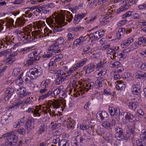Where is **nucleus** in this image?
I'll list each match as a JSON object with an SVG mask.
<instances>
[{
  "label": "nucleus",
  "instance_id": "obj_1",
  "mask_svg": "<svg viewBox=\"0 0 146 146\" xmlns=\"http://www.w3.org/2000/svg\"><path fill=\"white\" fill-rule=\"evenodd\" d=\"M38 33L36 31L33 33L30 32L24 33L21 30L16 29L13 31V33L18 37V40L24 44H27L35 42L38 41L41 37V35L38 34Z\"/></svg>",
  "mask_w": 146,
  "mask_h": 146
},
{
  "label": "nucleus",
  "instance_id": "obj_2",
  "mask_svg": "<svg viewBox=\"0 0 146 146\" xmlns=\"http://www.w3.org/2000/svg\"><path fill=\"white\" fill-rule=\"evenodd\" d=\"M121 115H123V121L125 123H131L132 125L128 127L127 131L126 136L130 139L133 140L137 136V133L135 131L136 128L133 123L136 119L135 115L131 113L126 111L121 112Z\"/></svg>",
  "mask_w": 146,
  "mask_h": 146
},
{
  "label": "nucleus",
  "instance_id": "obj_3",
  "mask_svg": "<svg viewBox=\"0 0 146 146\" xmlns=\"http://www.w3.org/2000/svg\"><path fill=\"white\" fill-rule=\"evenodd\" d=\"M43 70L39 66H35L34 67L29 69L25 77L23 78L25 84L31 86L33 84V80L41 75Z\"/></svg>",
  "mask_w": 146,
  "mask_h": 146
},
{
  "label": "nucleus",
  "instance_id": "obj_4",
  "mask_svg": "<svg viewBox=\"0 0 146 146\" xmlns=\"http://www.w3.org/2000/svg\"><path fill=\"white\" fill-rule=\"evenodd\" d=\"M105 80V79L104 77H99L97 78L95 83L92 82H86L85 84L84 90L80 89L79 90L77 91L76 94V96L78 97L80 96L82 97H84L85 91L88 92L90 90L92 89L94 86L97 89L100 88L103 85Z\"/></svg>",
  "mask_w": 146,
  "mask_h": 146
},
{
  "label": "nucleus",
  "instance_id": "obj_5",
  "mask_svg": "<svg viewBox=\"0 0 146 146\" xmlns=\"http://www.w3.org/2000/svg\"><path fill=\"white\" fill-rule=\"evenodd\" d=\"M52 106L53 107L52 110L50 108L45 107H43L42 111H39L41 110V108L39 109H35V110L33 112V115L34 117H39L40 115L43 113L44 115L47 114L48 113L49 114L51 117H52L54 116H55L56 114L55 112L56 109L60 108L61 106L60 102L58 101H55L52 103Z\"/></svg>",
  "mask_w": 146,
  "mask_h": 146
},
{
  "label": "nucleus",
  "instance_id": "obj_6",
  "mask_svg": "<svg viewBox=\"0 0 146 146\" xmlns=\"http://www.w3.org/2000/svg\"><path fill=\"white\" fill-rule=\"evenodd\" d=\"M115 120L111 118L108 120L103 121L101 124L98 127L97 134L98 135L102 136L108 130H111L112 129L116 124Z\"/></svg>",
  "mask_w": 146,
  "mask_h": 146
},
{
  "label": "nucleus",
  "instance_id": "obj_7",
  "mask_svg": "<svg viewBox=\"0 0 146 146\" xmlns=\"http://www.w3.org/2000/svg\"><path fill=\"white\" fill-rule=\"evenodd\" d=\"M62 70H57L56 73V83L60 84L68 79V77L72 74L71 67L68 69V66H64L62 68Z\"/></svg>",
  "mask_w": 146,
  "mask_h": 146
},
{
  "label": "nucleus",
  "instance_id": "obj_8",
  "mask_svg": "<svg viewBox=\"0 0 146 146\" xmlns=\"http://www.w3.org/2000/svg\"><path fill=\"white\" fill-rule=\"evenodd\" d=\"M56 13H54L52 16L46 19V21L50 27H53L52 30L54 33H56L61 31L64 30L62 27V26L58 24L60 17H58Z\"/></svg>",
  "mask_w": 146,
  "mask_h": 146
},
{
  "label": "nucleus",
  "instance_id": "obj_9",
  "mask_svg": "<svg viewBox=\"0 0 146 146\" xmlns=\"http://www.w3.org/2000/svg\"><path fill=\"white\" fill-rule=\"evenodd\" d=\"M15 131H12L3 134L1 138L6 137L5 141V146H14L17 143L18 137L15 133Z\"/></svg>",
  "mask_w": 146,
  "mask_h": 146
},
{
  "label": "nucleus",
  "instance_id": "obj_10",
  "mask_svg": "<svg viewBox=\"0 0 146 146\" xmlns=\"http://www.w3.org/2000/svg\"><path fill=\"white\" fill-rule=\"evenodd\" d=\"M33 10V8H30L29 10L26 11L25 12V14H23V18H18L15 22V28H16L24 26L25 24L26 21H28V19H25V17L26 18L27 17L28 18H31L33 15L31 12Z\"/></svg>",
  "mask_w": 146,
  "mask_h": 146
},
{
  "label": "nucleus",
  "instance_id": "obj_11",
  "mask_svg": "<svg viewBox=\"0 0 146 146\" xmlns=\"http://www.w3.org/2000/svg\"><path fill=\"white\" fill-rule=\"evenodd\" d=\"M60 18L58 23L63 27L67 24V23L65 22V20L69 23L71 21L73 18V16L70 11H65Z\"/></svg>",
  "mask_w": 146,
  "mask_h": 146
},
{
  "label": "nucleus",
  "instance_id": "obj_12",
  "mask_svg": "<svg viewBox=\"0 0 146 146\" xmlns=\"http://www.w3.org/2000/svg\"><path fill=\"white\" fill-rule=\"evenodd\" d=\"M63 85L60 86L58 88L52 92L53 97L58 96L60 98L64 99L67 97V94L66 90L64 89Z\"/></svg>",
  "mask_w": 146,
  "mask_h": 146
},
{
  "label": "nucleus",
  "instance_id": "obj_13",
  "mask_svg": "<svg viewBox=\"0 0 146 146\" xmlns=\"http://www.w3.org/2000/svg\"><path fill=\"white\" fill-rule=\"evenodd\" d=\"M105 31L103 29H100L90 34L91 36L88 35L90 42H92L93 41L102 38L104 35Z\"/></svg>",
  "mask_w": 146,
  "mask_h": 146
},
{
  "label": "nucleus",
  "instance_id": "obj_14",
  "mask_svg": "<svg viewBox=\"0 0 146 146\" xmlns=\"http://www.w3.org/2000/svg\"><path fill=\"white\" fill-rule=\"evenodd\" d=\"M131 90L133 94L137 96V97H139L140 99H141L142 91L141 85L139 82H137L133 84L131 87Z\"/></svg>",
  "mask_w": 146,
  "mask_h": 146
},
{
  "label": "nucleus",
  "instance_id": "obj_15",
  "mask_svg": "<svg viewBox=\"0 0 146 146\" xmlns=\"http://www.w3.org/2000/svg\"><path fill=\"white\" fill-rule=\"evenodd\" d=\"M139 97L137 98L136 96H134L131 99V101L129 102L128 106L129 109L135 111L138 106L139 103L141 101Z\"/></svg>",
  "mask_w": 146,
  "mask_h": 146
},
{
  "label": "nucleus",
  "instance_id": "obj_16",
  "mask_svg": "<svg viewBox=\"0 0 146 146\" xmlns=\"http://www.w3.org/2000/svg\"><path fill=\"white\" fill-rule=\"evenodd\" d=\"M35 25L37 29L38 30L34 31L31 33H33L36 31H37L38 33V34L41 35V37L38 40H41L43 38V35L42 34L43 33L41 31H42V29H43L45 25V23L44 21H38L35 22Z\"/></svg>",
  "mask_w": 146,
  "mask_h": 146
},
{
  "label": "nucleus",
  "instance_id": "obj_17",
  "mask_svg": "<svg viewBox=\"0 0 146 146\" xmlns=\"http://www.w3.org/2000/svg\"><path fill=\"white\" fill-rule=\"evenodd\" d=\"M133 2V0H125L123 1L122 6L117 9L116 12V14H119L121 12L126 11L129 8V5H130Z\"/></svg>",
  "mask_w": 146,
  "mask_h": 146
},
{
  "label": "nucleus",
  "instance_id": "obj_18",
  "mask_svg": "<svg viewBox=\"0 0 146 146\" xmlns=\"http://www.w3.org/2000/svg\"><path fill=\"white\" fill-rule=\"evenodd\" d=\"M76 141L74 143L76 146H81L80 143L84 144H87L89 141L88 139L85 135L78 136L75 139Z\"/></svg>",
  "mask_w": 146,
  "mask_h": 146
},
{
  "label": "nucleus",
  "instance_id": "obj_19",
  "mask_svg": "<svg viewBox=\"0 0 146 146\" xmlns=\"http://www.w3.org/2000/svg\"><path fill=\"white\" fill-rule=\"evenodd\" d=\"M64 39L62 37H60L56 39L54 42L53 43L51 46L54 47V49L56 52L59 53L60 52V50L59 49V45L62 44L64 42Z\"/></svg>",
  "mask_w": 146,
  "mask_h": 146
},
{
  "label": "nucleus",
  "instance_id": "obj_20",
  "mask_svg": "<svg viewBox=\"0 0 146 146\" xmlns=\"http://www.w3.org/2000/svg\"><path fill=\"white\" fill-rule=\"evenodd\" d=\"M58 120L60 121L66 123L67 127L69 129L72 130L74 127L75 125L74 121L73 120L72 121L70 118H68L64 120L63 117H61L60 118H58V119L57 120L58 121Z\"/></svg>",
  "mask_w": 146,
  "mask_h": 146
},
{
  "label": "nucleus",
  "instance_id": "obj_21",
  "mask_svg": "<svg viewBox=\"0 0 146 146\" xmlns=\"http://www.w3.org/2000/svg\"><path fill=\"white\" fill-rule=\"evenodd\" d=\"M72 77L70 79L69 87L67 89V91H70L69 93V94L72 91V90L71 89V87H75L77 85V83H78L77 80V78H78L77 74H73V75L72 74Z\"/></svg>",
  "mask_w": 146,
  "mask_h": 146
},
{
  "label": "nucleus",
  "instance_id": "obj_22",
  "mask_svg": "<svg viewBox=\"0 0 146 146\" xmlns=\"http://www.w3.org/2000/svg\"><path fill=\"white\" fill-rule=\"evenodd\" d=\"M96 117L99 121H101L104 119H108L109 117V115L106 111H101L97 113Z\"/></svg>",
  "mask_w": 146,
  "mask_h": 146
},
{
  "label": "nucleus",
  "instance_id": "obj_23",
  "mask_svg": "<svg viewBox=\"0 0 146 146\" xmlns=\"http://www.w3.org/2000/svg\"><path fill=\"white\" fill-rule=\"evenodd\" d=\"M108 110L110 115L112 117L115 115L117 117H119L120 111L118 108L110 107Z\"/></svg>",
  "mask_w": 146,
  "mask_h": 146
},
{
  "label": "nucleus",
  "instance_id": "obj_24",
  "mask_svg": "<svg viewBox=\"0 0 146 146\" xmlns=\"http://www.w3.org/2000/svg\"><path fill=\"white\" fill-rule=\"evenodd\" d=\"M17 93L18 97L20 98H23L28 95V92H27L25 87H21L17 90Z\"/></svg>",
  "mask_w": 146,
  "mask_h": 146
},
{
  "label": "nucleus",
  "instance_id": "obj_25",
  "mask_svg": "<svg viewBox=\"0 0 146 146\" xmlns=\"http://www.w3.org/2000/svg\"><path fill=\"white\" fill-rule=\"evenodd\" d=\"M115 131L116 132L115 135L117 140L120 141L122 139H125V136L123 135L122 129L121 128L117 127L115 128Z\"/></svg>",
  "mask_w": 146,
  "mask_h": 146
},
{
  "label": "nucleus",
  "instance_id": "obj_26",
  "mask_svg": "<svg viewBox=\"0 0 146 146\" xmlns=\"http://www.w3.org/2000/svg\"><path fill=\"white\" fill-rule=\"evenodd\" d=\"M41 52L40 50L35 49L29 54V58L38 60L40 58V56H39V55Z\"/></svg>",
  "mask_w": 146,
  "mask_h": 146
},
{
  "label": "nucleus",
  "instance_id": "obj_27",
  "mask_svg": "<svg viewBox=\"0 0 146 146\" xmlns=\"http://www.w3.org/2000/svg\"><path fill=\"white\" fill-rule=\"evenodd\" d=\"M51 80L50 77H48L45 78L41 83V86L43 88H48L51 85Z\"/></svg>",
  "mask_w": 146,
  "mask_h": 146
},
{
  "label": "nucleus",
  "instance_id": "obj_28",
  "mask_svg": "<svg viewBox=\"0 0 146 146\" xmlns=\"http://www.w3.org/2000/svg\"><path fill=\"white\" fill-rule=\"evenodd\" d=\"M102 137L105 140V141L107 143H110L111 145L114 142V139L113 135L111 133H106L104 136Z\"/></svg>",
  "mask_w": 146,
  "mask_h": 146
},
{
  "label": "nucleus",
  "instance_id": "obj_29",
  "mask_svg": "<svg viewBox=\"0 0 146 146\" xmlns=\"http://www.w3.org/2000/svg\"><path fill=\"white\" fill-rule=\"evenodd\" d=\"M133 41V38L132 36L124 40L121 42L120 44V46L122 48H125L131 44L132 43Z\"/></svg>",
  "mask_w": 146,
  "mask_h": 146
},
{
  "label": "nucleus",
  "instance_id": "obj_30",
  "mask_svg": "<svg viewBox=\"0 0 146 146\" xmlns=\"http://www.w3.org/2000/svg\"><path fill=\"white\" fill-rule=\"evenodd\" d=\"M125 29L121 28L118 30L116 33V38H115V41H117L123 37L125 34Z\"/></svg>",
  "mask_w": 146,
  "mask_h": 146
},
{
  "label": "nucleus",
  "instance_id": "obj_31",
  "mask_svg": "<svg viewBox=\"0 0 146 146\" xmlns=\"http://www.w3.org/2000/svg\"><path fill=\"white\" fill-rule=\"evenodd\" d=\"M96 65L93 63L89 64L83 68V70L87 74H89L94 71L95 69Z\"/></svg>",
  "mask_w": 146,
  "mask_h": 146
},
{
  "label": "nucleus",
  "instance_id": "obj_32",
  "mask_svg": "<svg viewBox=\"0 0 146 146\" xmlns=\"http://www.w3.org/2000/svg\"><path fill=\"white\" fill-rule=\"evenodd\" d=\"M54 47L53 46H50L47 50V54L43 55L42 57L48 58L51 56L52 55L57 53L54 49Z\"/></svg>",
  "mask_w": 146,
  "mask_h": 146
},
{
  "label": "nucleus",
  "instance_id": "obj_33",
  "mask_svg": "<svg viewBox=\"0 0 146 146\" xmlns=\"http://www.w3.org/2000/svg\"><path fill=\"white\" fill-rule=\"evenodd\" d=\"M115 88L118 90H124L126 87V85L122 80L117 81L115 83Z\"/></svg>",
  "mask_w": 146,
  "mask_h": 146
},
{
  "label": "nucleus",
  "instance_id": "obj_34",
  "mask_svg": "<svg viewBox=\"0 0 146 146\" xmlns=\"http://www.w3.org/2000/svg\"><path fill=\"white\" fill-rule=\"evenodd\" d=\"M127 50V49H124L122 51L118 52L117 53L118 58L121 60L125 59L128 54V52Z\"/></svg>",
  "mask_w": 146,
  "mask_h": 146
},
{
  "label": "nucleus",
  "instance_id": "obj_35",
  "mask_svg": "<svg viewBox=\"0 0 146 146\" xmlns=\"http://www.w3.org/2000/svg\"><path fill=\"white\" fill-rule=\"evenodd\" d=\"M6 23L5 24L6 28H9L10 29H13L15 28V24H14V21L11 18H7L6 20Z\"/></svg>",
  "mask_w": 146,
  "mask_h": 146
},
{
  "label": "nucleus",
  "instance_id": "obj_36",
  "mask_svg": "<svg viewBox=\"0 0 146 146\" xmlns=\"http://www.w3.org/2000/svg\"><path fill=\"white\" fill-rule=\"evenodd\" d=\"M14 91V89L11 87L8 88L5 91L4 96L6 101L8 100L11 97Z\"/></svg>",
  "mask_w": 146,
  "mask_h": 146
},
{
  "label": "nucleus",
  "instance_id": "obj_37",
  "mask_svg": "<svg viewBox=\"0 0 146 146\" xmlns=\"http://www.w3.org/2000/svg\"><path fill=\"white\" fill-rule=\"evenodd\" d=\"M23 101L20 100H15L13 101V103L11 105L8 107V109H10L12 108H17L19 107V106L23 104Z\"/></svg>",
  "mask_w": 146,
  "mask_h": 146
},
{
  "label": "nucleus",
  "instance_id": "obj_38",
  "mask_svg": "<svg viewBox=\"0 0 146 146\" xmlns=\"http://www.w3.org/2000/svg\"><path fill=\"white\" fill-rule=\"evenodd\" d=\"M135 78L137 80L142 81L146 80V72H143L141 71L137 72L135 76Z\"/></svg>",
  "mask_w": 146,
  "mask_h": 146
},
{
  "label": "nucleus",
  "instance_id": "obj_39",
  "mask_svg": "<svg viewBox=\"0 0 146 146\" xmlns=\"http://www.w3.org/2000/svg\"><path fill=\"white\" fill-rule=\"evenodd\" d=\"M52 95V91H50L46 93L39 96L38 97V100L39 101L44 100L47 98L53 97Z\"/></svg>",
  "mask_w": 146,
  "mask_h": 146
},
{
  "label": "nucleus",
  "instance_id": "obj_40",
  "mask_svg": "<svg viewBox=\"0 0 146 146\" xmlns=\"http://www.w3.org/2000/svg\"><path fill=\"white\" fill-rule=\"evenodd\" d=\"M88 37V35H87L84 36H81L78 38L80 46L85 44L86 43L90 42V38Z\"/></svg>",
  "mask_w": 146,
  "mask_h": 146
},
{
  "label": "nucleus",
  "instance_id": "obj_41",
  "mask_svg": "<svg viewBox=\"0 0 146 146\" xmlns=\"http://www.w3.org/2000/svg\"><path fill=\"white\" fill-rule=\"evenodd\" d=\"M106 72L104 69H99L95 71L94 74L97 78L104 77L106 75Z\"/></svg>",
  "mask_w": 146,
  "mask_h": 146
},
{
  "label": "nucleus",
  "instance_id": "obj_42",
  "mask_svg": "<svg viewBox=\"0 0 146 146\" xmlns=\"http://www.w3.org/2000/svg\"><path fill=\"white\" fill-rule=\"evenodd\" d=\"M2 44V45L6 47V45L7 46H12V45H13V42L12 40L11 39L6 36L5 39L3 40Z\"/></svg>",
  "mask_w": 146,
  "mask_h": 146
},
{
  "label": "nucleus",
  "instance_id": "obj_43",
  "mask_svg": "<svg viewBox=\"0 0 146 146\" xmlns=\"http://www.w3.org/2000/svg\"><path fill=\"white\" fill-rule=\"evenodd\" d=\"M31 118L29 119L26 123L25 124V126L26 128L28 130H30L33 127L34 123L33 120Z\"/></svg>",
  "mask_w": 146,
  "mask_h": 146
},
{
  "label": "nucleus",
  "instance_id": "obj_44",
  "mask_svg": "<svg viewBox=\"0 0 146 146\" xmlns=\"http://www.w3.org/2000/svg\"><path fill=\"white\" fill-rule=\"evenodd\" d=\"M85 131L91 136L94 135V127L91 125H87Z\"/></svg>",
  "mask_w": 146,
  "mask_h": 146
},
{
  "label": "nucleus",
  "instance_id": "obj_45",
  "mask_svg": "<svg viewBox=\"0 0 146 146\" xmlns=\"http://www.w3.org/2000/svg\"><path fill=\"white\" fill-rule=\"evenodd\" d=\"M81 67H82V66L79 62L73 64L71 67V71L72 75H73V74H78V72H76V71L77 69Z\"/></svg>",
  "mask_w": 146,
  "mask_h": 146
},
{
  "label": "nucleus",
  "instance_id": "obj_46",
  "mask_svg": "<svg viewBox=\"0 0 146 146\" xmlns=\"http://www.w3.org/2000/svg\"><path fill=\"white\" fill-rule=\"evenodd\" d=\"M137 134V136L136 137V138H135L133 140H132L131 139H129L131 140L132 141H134L136 140V143L137 145V146H146V143L145 141V140L143 139H139L138 140H136V139L137 138V137H138V134Z\"/></svg>",
  "mask_w": 146,
  "mask_h": 146
},
{
  "label": "nucleus",
  "instance_id": "obj_47",
  "mask_svg": "<svg viewBox=\"0 0 146 146\" xmlns=\"http://www.w3.org/2000/svg\"><path fill=\"white\" fill-rule=\"evenodd\" d=\"M58 53H56V54L55 56L53 57V58H54V59L55 61V62H57L58 63H59L61 62L63 57L62 54Z\"/></svg>",
  "mask_w": 146,
  "mask_h": 146
},
{
  "label": "nucleus",
  "instance_id": "obj_48",
  "mask_svg": "<svg viewBox=\"0 0 146 146\" xmlns=\"http://www.w3.org/2000/svg\"><path fill=\"white\" fill-rule=\"evenodd\" d=\"M47 129V127L44 124H42L38 127V133L39 135H41L44 133Z\"/></svg>",
  "mask_w": 146,
  "mask_h": 146
},
{
  "label": "nucleus",
  "instance_id": "obj_49",
  "mask_svg": "<svg viewBox=\"0 0 146 146\" xmlns=\"http://www.w3.org/2000/svg\"><path fill=\"white\" fill-rule=\"evenodd\" d=\"M44 33L43 35V37L47 36H51V34L52 33V31L50 30L48 27H45L43 30Z\"/></svg>",
  "mask_w": 146,
  "mask_h": 146
},
{
  "label": "nucleus",
  "instance_id": "obj_50",
  "mask_svg": "<svg viewBox=\"0 0 146 146\" xmlns=\"http://www.w3.org/2000/svg\"><path fill=\"white\" fill-rule=\"evenodd\" d=\"M138 70L143 71H146V63H139L137 66Z\"/></svg>",
  "mask_w": 146,
  "mask_h": 146
},
{
  "label": "nucleus",
  "instance_id": "obj_51",
  "mask_svg": "<svg viewBox=\"0 0 146 146\" xmlns=\"http://www.w3.org/2000/svg\"><path fill=\"white\" fill-rule=\"evenodd\" d=\"M59 146H69V143L68 140L65 139H61L58 144Z\"/></svg>",
  "mask_w": 146,
  "mask_h": 146
},
{
  "label": "nucleus",
  "instance_id": "obj_52",
  "mask_svg": "<svg viewBox=\"0 0 146 146\" xmlns=\"http://www.w3.org/2000/svg\"><path fill=\"white\" fill-rule=\"evenodd\" d=\"M111 61L109 64V66L110 68H115L118 66L120 65V62L118 61H113V59Z\"/></svg>",
  "mask_w": 146,
  "mask_h": 146
},
{
  "label": "nucleus",
  "instance_id": "obj_53",
  "mask_svg": "<svg viewBox=\"0 0 146 146\" xmlns=\"http://www.w3.org/2000/svg\"><path fill=\"white\" fill-rule=\"evenodd\" d=\"M112 93L111 89L109 87L105 88L102 92V94L104 95L109 96L111 95Z\"/></svg>",
  "mask_w": 146,
  "mask_h": 146
},
{
  "label": "nucleus",
  "instance_id": "obj_54",
  "mask_svg": "<svg viewBox=\"0 0 146 146\" xmlns=\"http://www.w3.org/2000/svg\"><path fill=\"white\" fill-rule=\"evenodd\" d=\"M106 63L107 62L106 60L101 61L96 64L95 66V68L98 69L102 68L104 66V64Z\"/></svg>",
  "mask_w": 146,
  "mask_h": 146
},
{
  "label": "nucleus",
  "instance_id": "obj_55",
  "mask_svg": "<svg viewBox=\"0 0 146 146\" xmlns=\"http://www.w3.org/2000/svg\"><path fill=\"white\" fill-rule=\"evenodd\" d=\"M122 19L119 21L117 23V26L118 27L122 26L125 23L128 22V20L126 18H122Z\"/></svg>",
  "mask_w": 146,
  "mask_h": 146
},
{
  "label": "nucleus",
  "instance_id": "obj_56",
  "mask_svg": "<svg viewBox=\"0 0 146 146\" xmlns=\"http://www.w3.org/2000/svg\"><path fill=\"white\" fill-rule=\"evenodd\" d=\"M15 60L11 56L9 55L8 58L4 60V62L6 65H8L11 64Z\"/></svg>",
  "mask_w": 146,
  "mask_h": 146
},
{
  "label": "nucleus",
  "instance_id": "obj_57",
  "mask_svg": "<svg viewBox=\"0 0 146 146\" xmlns=\"http://www.w3.org/2000/svg\"><path fill=\"white\" fill-rule=\"evenodd\" d=\"M33 48V47L32 46L26 47L23 48H20L19 49H17V51L19 52H27V51H29L30 49Z\"/></svg>",
  "mask_w": 146,
  "mask_h": 146
},
{
  "label": "nucleus",
  "instance_id": "obj_58",
  "mask_svg": "<svg viewBox=\"0 0 146 146\" xmlns=\"http://www.w3.org/2000/svg\"><path fill=\"white\" fill-rule=\"evenodd\" d=\"M131 18L133 19H140V15L138 13L132 11Z\"/></svg>",
  "mask_w": 146,
  "mask_h": 146
},
{
  "label": "nucleus",
  "instance_id": "obj_59",
  "mask_svg": "<svg viewBox=\"0 0 146 146\" xmlns=\"http://www.w3.org/2000/svg\"><path fill=\"white\" fill-rule=\"evenodd\" d=\"M138 39V40L135 41V45L136 46L142 45L143 44V37H139Z\"/></svg>",
  "mask_w": 146,
  "mask_h": 146
},
{
  "label": "nucleus",
  "instance_id": "obj_60",
  "mask_svg": "<svg viewBox=\"0 0 146 146\" xmlns=\"http://www.w3.org/2000/svg\"><path fill=\"white\" fill-rule=\"evenodd\" d=\"M67 40L68 42L72 41L74 39V35L70 33H68L67 35Z\"/></svg>",
  "mask_w": 146,
  "mask_h": 146
},
{
  "label": "nucleus",
  "instance_id": "obj_61",
  "mask_svg": "<svg viewBox=\"0 0 146 146\" xmlns=\"http://www.w3.org/2000/svg\"><path fill=\"white\" fill-rule=\"evenodd\" d=\"M107 13L110 15H112L115 12V10L112 7L109 6L106 9Z\"/></svg>",
  "mask_w": 146,
  "mask_h": 146
},
{
  "label": "nucleus",
  "instance_id": "obj_62",
  "mask_svg": "<svg viewBox=\"0 0 146 146\" xmlns=\"http://www.w3.org/2000/svg\"><path fill=\"white\" fill-rule=\"evenodd\" d=\"M92 50V49L90 48V47L86 45L84 48L83 52L84 54H87L91 51Z\"/></svg>",
  "mask_w": 146,
  "mask_h": 146
},
{
  "label": "nucleus",
  "instance_id": "obj_63",
  "mask_svg": "<svg viewBox=\"0 0 146 146\" xmlns=\"http://www.w3.org/2000/svg\"><path fill=\"white\" fill-rule=\"evenodd\" d=\"M36 61H37V60L29 58V59H28L27 61V63L26 64L27 66L33 65L35 63Z\"/></svg>",
  "mask_w": 146,
  "mask_h": 146
},
{
  "label": "nucleus",
  "instance_id": "obj_64",
  "mask_svg": "<svg viewBox=\"0 0 146 146\" xmlns=\"http://www.w3.org/2000/svg\"><path fill=\"white\" fill-rule=\"evenodd\" d=\"M140 137L142 138L144 140L146 141V129H143L141 130Z\"/></svg>",
  "mask_w": 146,
  "mask_h": 146
}]
</instances>
